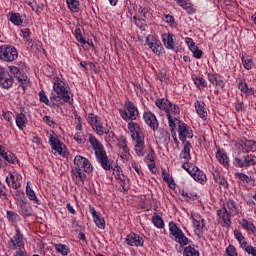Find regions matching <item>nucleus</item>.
<instances>
[{
    "label": "nucleus",
    "instance_id": "nucleus-1",
    "mask_svg": "<svg viewBox=\"0 0 256 256\" xmlns=\"http://www.w3.org/2000/svg\"><path fill=\"white\" fill-rule=\"evenodd\" d=\"M52 83L53 89L49 98L47 94H45V91L42 90L39 92L41 103H45V105L52 108L61 107V105H65V103H71V92L67 89L65 81L59 76H54Z\"/></svg>",
    "mask_w": 256,
    "mask_h": 256
},
{
    "label": "nucleus",
    "instance_id": "nucleus-2",
    "mask_svg": "<svg viewBox=\"0 0 256 256\" xmlns=\"http://www.w3.org/2000/svg\"><path fill=\"white\" fill-rule=\"evenodd\" d=\"M155 105L166 113L168 127L175 131L176 123L179 121V115H181V109L176 104H173L171 101L166 98H158L155 100Z\"/></svg>",
    "mask_w": 256,
    "mask_h": 256
},
{
    "label": "nucleus",
    "instance_id": "nucleus-3",
    "mask_svg": "<svg viewBox=\"0 0 256 256\" xmlns=\"http://www.w3.org/2000/svg\"><path fill=\"white\" fill-rule=\"evenodd\" d=\"M74 167L72 168V179H78L82 183H85V179H87V174L85 173H93V164L86 157L81 155L75 156Z\"/></svg>",
    "mask_w": 256,
    "mask_h": 256
},
{
    "label": "nucleus",
    "instance_id": "nucleus-4",
    "mask_svg": "<svg viewBox=\"0 0 256 256\" xmlns=\"http://www.w3.org/2000/svg\"><path fill=\"white\" fill-rule=\"evenodd\" d=\"M168 227L171 239L176 241V243H179L181 247H185V245H189V243H191V240L185 236V233H183V230L177 226V223L171 221L169 222Z\"/></svg>",
    "mask_w": 256,
    "mask_h": 256
},
{
    "label": "nucleus",
    "instance_id": "nucleus-5",
    "mask_svg": "<svg viewBox=\"0 0 256 256\" xmlns=\"http://www.w3.org/2000/svg\"><path fill=\"white\" fill-rule=\"evenodd\" d=\"M48 137V145L51 147V151L53 155H61L65 157V153L63 149L65 148V144L59 139V136L54 131L47 132Z\"/></svg>",
    "mask_w": 256,
    "mask_h": 256
},
{
    "label": "nucleus",
    "instance_id": "nucleus-6",
    "mask_svg": "<svg viewBox=\"0 0 256 256\" xmlns=\"http://www.w3.org/2000/svg\"><path fill=\"white\" fill-rule=\"evenodd\" d=\"M120 117L124 121H135L139 117V109L131 101H125L124 109H119Z\"/></svg>",
    "mask_w": 256,
    "mask_h": 256
},
{
    "label": "nucleus",
    "instance_id": "nucleus-7",
    "mask_svg": "<svg viewBox=\"0 0 256 256\" xmlns=\"http://www.w3.org/2000/svg\"><path fill=\"white\" fill-rule=\"evenodd\" d=\"M19 159L9 149L0 145V169H6L7 165H17Z\"/></svg>",
    "mask_w": 256,
    "mask_h": 256
},
{
    "label": "nucleus",
    "instance_id": "nucleus-8",
    "mask_svg": "<svg viewBox=\"0 0 256 256\" xmlns=\"http://www.w3.org/2000/svg\"><path fill=\"white\" fill-rule=\"evenodd\" d=\"M88 123L92 127L93 131L96 132V135L103 137L105 133H108L107 126L103 125L101 118L93 113L88 115Z\"/></svg>",
    "mask_w": 256,
    "mask_h": 256
},
{
    "label": "nucleus",
    "instance_id": "nucleus-9",
    "mask_svg": "<svg viewBox=\"0 0 256 256\" xmlns=\"http://www.w3.org/2000/svg\"><path fill=\"white\" fill-rule=\"evenodd\" d=\"M19 57L17 48L11 45L0 46V61H5L6 63H12Z\"/></svg>",
    "mask_w": 256,
    "mask_h": 256
},
{
    "label": "nucleus",
    "instance_id": "nucleus-10",
    "mask_svg": "<svg viewBox=\"0 0 256 256\" xmlns=\"http://www.w3.org/2000/svg\"><path fill=\"white\" fill-rule=\"evenodd\" d=\"M8 249L11 251L25 250V241L21 230H15L14 236L8 241Z\"/></svg>",
    "mask_w": 256,
    "mask_h": 256
},
{
    "label": "nucleus",
    "instance_id": "nucleus-11",
    "mask_svg": "<svg viewBox=\"0 0 256 256\" xmlns=\"http://www.w3.org/2000/svg\"><path fill=\"white\" fill-rule=\"evenodd\" d=\"M191 219L194 233L197 235L198 239H201V237H203V233H205V218L199 213H192Z\"/></svg>",
    "mask_w": 256,
    "mask_h": 256
},
{
    "label": "nucleus",
    "instance_id": "nucleus-12",
    "mask_svg": "<svg viewBox=\"0 0 256 256\" xmlns=\"http://www.w3.org/2000/svg\"><path fill=\"white\" fill-rule=\"evenodd\" d=\"M17 66H9V71L13 77L17 78V81L19 85H27L29 83V79L27 78V75L23 74V67H25V62L20 61Z\"/></svg>",
    "mask_w": 256,
    "mask_h": 256
},
{
    "label": "nucleus",
    "instance_id": "nucleus-13",
    "mask_svg": "<svg viewBox=\"0 0 256 256\" xmlns=\"http://www.w3.org/2000/svg\"><path fill=\"white\" fill-rule=\"evenodd\" d=\"M235 167H253L256 165V156L253 154H245L243 156L236 157L233 161Z\"/></svg>",
    "mask_w": 256,
    "mask_h": 256
},
{
    "label": "nucleus",
    "instance_id": "nucleus-14",
    "mask_svg": "<svg viewBox=\"0 0 256 256\" xmlns=\"http://www.w3.org/2000/svg\"><path fill=\"white\" fill-rule=\"evenodd\" d=\"M178 137L182 143L187 142V139H193V129L185 122H178Z\"/></svg>",
    "mask_w": 256,
    "mask_h": 256
},
{
    "label": "nucleus",
    "instance_id": "nucleus-15",
    "mask_svg": "<svg viewBox=\"0 0 256 256\" xmlns=\"http://www.w3.org/2000/svg\"><path fill=\"white\" fill-rule=\"evenodd\" d=\"M146 45L149 47V49H151L152 52L155 53V55H162L163 44H161V41L154 35L149 34L146 37Z\"/></svg>",
    "mask_w": 256,
    "mask_h": 256
},
{
    "label": "nucleus",
    "instance_id": "nucleus-16",
    "mask_svg": "<svg viewBox=\"0 0 256 256\" xmlns=\"http://www.w3.org/2000/svg\"><path fill=\"white\" fill-rule=\"evenodd\" d=\"M6 183L8 187H11L12 189H21L23 176L17 172L9 173V175L6 177Z\"/></svg>",
    "mask_w": 256,
    "mask_h": 256
},
{
    "label": "nucleus",
    "instance_id": "nucleus-17",
    "mask_svg": "<svg viewBox=\"0 0 256 256\" xmlns=\"http://www.w3.org/2000/svg\"><path fill=\"white\" fill-rule=\"evenodd\" d=\"M124 243L129 245V247H143V245H145V239H143L139 234L131 232L126 236Z\"/></svg>",
    "mask_w": 256,
    "mask_h": 256
},
{
    "label": "nucleus",
    "instance_id": "nucleus-18",
    "mask_svg": "<svg viewBox=\"0 0 256 256\" xmlns=\"http://www.w3.org/2000/svg\"><path fill=\"white\" fill-rule=\"evenodd\" d=\"M208 81L215 87V89H225V81L223 77L217 73L206 72Z\"/></svg>",
    "mask_w": 256,
    "mask_h": 256
},
{
    "label": "nucleus",
    "instance_id": "nucleus-19",
    "mask_svg": "<svg viewBox=\"0 0 256 256\" xmlns=\"http://www.w3.org/2000/svg\"><path fill=\"white\" fill-rule=\"evenodd\" d=\"M143 119L146 125L152 129V131H157L159 129V120H157V116L152 112H144Z\"/></svg>",
    "mask_w": 256,
    "mask_h": 256
},
{
    "label": "nucleus",
    "instance_id": "nucleus-20",
    "mask_svg": "<svg viewBox=\"0 0 256 256\" xmlns=\"http://www.w3.org/2000/svg\"><path fill=\"white\" fill-rule=\"evenodd\" d=\"M96 160L101 165L104 171H111L113 169V161L107 156V152H102L96 156Z\"/></svg>",
    "mask_w": 256,
    "mask_h": 256
},
{
    "label": "nucleus",
    "instance_id": "nucleus-21",
    "mask_svg": "<svg viewBox=\"0 0 256 256\" xmlns=\"http://www.w3.org/2000/svg\"><path fill=\"white\" fill-rule=\"evenodd\" d=\"M88 209H89V213L93 217L96 227H98L99 229H105V218H103L101 213H98L95 207L91 205H89Z\"/></svg>",
    "mask_w": 256,
    "mask_h": 256
},
{
    "label": "nucleus",
    "instance_id": "nucleus-22",
    "mask_svg": "<svg viewBox=\"0 0 256 256\" xmlns=\"http://www.w3.org/2000/svg\"><path fill=\"white\" fill-rule=\"evenodd\" d=\"M6 219H7L8 223H10V225H12V227H14L15 231L21 230V228H19V222H21V216H19V214H17V212L7 210L6 211Z\"/></svg>",
    "mask_w": 256,
    "mask_h": 256
},
{
    "label": "nucleus",
    "instance_id": "nucleus-23",
    "mask_svg": "<svg viewBox=\"0 0 256 256\" xmlns=\"http://www.w3.org/2000/svg\"><path fill=\"white\" fill-rule=\"evenodd\" d=\"M190 175L194 181H197L200 185H205L207 183V175L197 166L190 171Z\"/></svg>",
    "mask_w": 256,
    "mask_h": 256
},
{
    "label": "nucleus",
    "instance_id": "nucleus-24",
    "mask_svg": "<svg viewBox=\"0 0 256 256\" xmlns=\"http://www.w3.org/2000/svg\"><path fill=\"white\" fill-rule=\"evenodd\" d=\"M128 130L131 133L132 141L145 138L143 136V131H141V127H139V124L135 122L128 123Z\"/></svg>",
    "mask_w": 256,
    "mask_h": 256
},
{
    "label": "nucleus",
    "instance_id": "nucleus-25",
    "mask_svg": "<svg viewBox=\"0 0 256 256\" xmlns=\"http://www.w3.org/2000/svg\"><path fill=\"white\" fill-rule=\"evenodd\" d=\"M89 143L94 150L95 157H97V155H101V153H105V147L101 144L99 139L93 136V134H90L89 136Z\"/></svg>",
    "mask_w": 256,
    "mask_h": 256
},
{
    "label": "nucleus",
    "instance_id": "nucleus-26",
    "mask_svg": "<svg viewBox=\"0 0 256 256\" xmlns=\"http://www.w3.org/2000/svg\"><path fill=\"white\" fill-rule=\"evenodd\" d=\"M133 143L136 155L138 157H145V153H147V148L145 147V138L133 140Z\"/></svg>",
    "mask_w": 256,
    "mask_h": 256
},
{
    "label": "nucleus",
    "instance_id": "nucleus-27",
    "mask_svg": "<svg viewBox=\"0 0 256 256\" xmlns=\"http://www.w3.org/2000/svg\"><path fill=\"white\" fill-rule=\"evenodd\" d=\"M222 209L231 213L232 215H239V207L237 206V202H235L233 199L226 200Z\"/></svg>",
    "mask_w": 256,
    "mask_h": 256
},
{
    "label": "nucleus",
    "instance_id": "nucleus-28",
    "mask_svg": "<svg viewBox=\"0 0 256 256\" xmlns=\"http://www.w3.org/2000/svg\"><path fill=\"white\" fill-rule=\"evenodd\" d=\"M194 107H195L196 113L200 117V119H203V121H207V108L205 106V102L197 100L194 103Z\"/></svg>",
    "mask_w": 256,
    "mask_h": 256
},
{
    "label": "nucleus",
    "instance_id": "nucleus-29",
    "mask_svg": "<svg viewBox=\"0 0 256 256\" xmlns=\"http://www.w3.org/2000/svg\"><path fill=\"white\" fill-rule=\"evenodd\" d=\"M15 121L20 131H23L25 127H27L28 120H27V116L25 115V109L21 110L20 113L16 114Z\"/></svg>",
    "mask_w": 256,
    "mask_h": 256
},
{
    "label": "nucleus",
    "instance_id": "nucleus-30",
    "mask_svg": "<svg viewBox=\"0 0 256 256\" xmlns=\"http://www.w3.org/2000/svg\"><path fill=\"white\" fill-rule=\"evenodd\" d=\"M182 144L183 149L180 152V159L184 161H191V149H193L191 142H182Z\"/></svg>",
    "mask_w": 256,
    "mask_h": 256
},
{
    "label": "nucleus",
    "instance_id": "nucleus-31",
    "mask_svg": "<svg viewBox=\"0 0 256 256\" xmlns=\"http://www.w3.org/2000/svg\"><path fill=\"white\" fill-rule=\"evenodd\" d=\"M13 76L9 72L4 73L0 76V87L3 89H11L13 87Z\"/></svg>",
    "mask_w": 256,
    "mask_h": 256
},
{
    "label": "nucleus",
    "instance_id": "nucleus-32",
    "mask_svg": "<svg viewBox=\"0 0 256 256\" xmlns=\"http://www.w3.org/2000/svg\"><path fill=\"white\" fill-rule=\"evenodd\" d=\"M162 43L167 49H175V36L171 33L162 34Z\"/></svg>",
    "mask_w": 256,
    "mask_h": 256
},
{
    "label": "nucleus",
    "instance_id": "nucleus-33",
    "mask_svg": "<svg viewBox=\"0 0 256 256\" xmlns=\"http://www.w3.org/2000/svg\"><path fill=\"white\" fill-rule=\"evenodd\" d=\"M218 217L222 220L223 227H231V213L227 210H217Z\"/></svg>",
    "mask_w": 256,
    "mask_h": 256
},
{
    "label": "nucleus",
    "instance_id": "nucleus-34",
    "mask_svg": "<svg viewBox=\"0 0 256 256\" xmlns=\"http://www.w3.org/2000/svg\"><path fill=\"white\" fill-rule=\"evenodd\" d=\"M216 159L219 161L223 167L229 168V157L227 156V153L224 151L218 150L216 152Z\"/></svg>",
    "mask_w": 256,
    "mask_h": 256
},
{
    "label": "nucleus",
    "instance_id": "nucleus-35",
    "mask_svg": "<svg viewBox=\"0 0 256 256\" xmlns=\"http://www.w3.org/2000/svg\"><path fill=\"white\" fill-rule=\"evenodd\" d=\"M178 7H181L186 13H195L193 6H191V0H174Z\"/></svg>",
    "mask_w": 256,
    "mask_h": 256
},
{
    "label": "nucleus",
    "instance_id": "nucleus-36",
    "mask_svg": "<svg viewBox=\"0 0 256 256\" xmlns=\"http://www.w3.org/2000/svg\"><path fill=\"white\" fill-rule=\"evenodd\" d=\"M66 3L71 13H79L81 10V3L79 0H66Z\"/></svg>",
    "mask_w": 256,
    "mask_h": 256
},
{
    "label": "nucleus",
    "instance_id": "nucleus-37",
    "mask_svg": "<svg viewBox=\"0 0 256 256\" xmlns=\"http://www.w3.org/2000/svg\"><path fill=\"white\" fill-rule=\"evenodd\" d=\"M54 248L56 249V253H59L62 256H67L71 253V249H69V246L66 244L58 243L54 245Z\"/></svg>",
    "mask_w": 256,
    "mask_h": 256
},
{
    "label": "nucleus",
    "instance_id": "nucleus-38",
    "mask_svg": "<svg viewBox=\"0 0 256 256\" xmlns=\"http://www.w3.org/2000/svg\"><path fill=\"white\" fill-rule=\"evenodd\" d=\"M241 61L244 69L247 71L253 69V58H251V56L244 54L241 57Z\"/></svg>",
    "mask_w": 256,
    "mask_h": 256
},
{
    "label": "nucleus",
    "instance_id": "nucleus-39",
    "mask_svg": "<svg viewBox=\"0 0 256 256\" xmlns=\"http://www.w3.org/2000/svg\"><path fill=\"white\" fill-rule=\"evenodd\" d=\"M28 5L37 15H41L45 9V5L43 3H37V1L28 2Z\"/></svg>",
    "mask_w": 256,
    "mask_h": 256
},
{
    "label": "nucleus",
    "instance_id": "nucleus-40",
    "mask_svg": "<svg viewBox=\"0 0 256 256\" xmlns=\"http://www.w3.org/2000/svg\"><path fill=\"white\" fill-rule=\"evenodd\" d=\"M239 224L243 229H246V231H251V233H256V227L253 224V222L247 220V219H242L239 221Z\"/></svg>",
    "mask_w": 256,
    "mask_h": 256
},
{
    "label": "nucleus",
    "instance_id": "nucleus-41",
    "mask_svg": "<svg viewBox=\"0 0 256 256\" xmlns=\"http://www.w3.org/2000/svg\"><path fill=\"white\" fill-rule=\"evenodd\" d=\"M154 227H156V229H164L165 228V221H163V218L157 214L152 216L151 219Z\"/></svg>",
    "mask_w": 256,
    "mask_h": 256
},
{
    "label": "nucleus",
    "instance_id": "nucleus-42",
    "mask_svg": "<svg viewBox=\"0 0 256 256\" xmlns=\"http://www.w3.org/2000/svg\"><path fill=\"white\" fill-rule=\"evenodd\" d=\"M192 81L198 89H205V87H207V80H205V78H203L201 76L192 77Z\"/></svg>",
    "mask_w": 256,
    "mask_h": 256
},
{
    "label": "nucleus",
    "instance_id": "nucleus-43",
    "mask_svg": "<svg viewBox=\"0 0 256 256\" xmlns=\"http://www.w3.org/2000/svg\"><path fill=\"white\" fill-rule=\"evenodd\" d=\"M162 177H163V181L168 183L170 189H175V181L173 180L171 175L167 173V170H162Z\"/></svg>",
    "mask_w": 256,
    "mask_h": 256
},
{
    "label": "nucleus",
    "instance_id": "nucleus-44",
    "mask_svg": "<svg viewBox=\"0 0 256 256\" xmlns=\"http://www.w3.org/2000/svg\"><path fill=\"white\" fill-rule=\"evenodd\" d=\"M234 236L235 239L238 241V243L240 244V247L244 248L247 240L245 239V236H243V234L241 233L240 230H234Z\"/></svg>",
    "mask_w": 256,
    "mask_h": 256
},
{
    "label": "nucleus",
    "instance_id": "nucleus-45",
    "mask_svg": "<svg viewBox=\"0 0 256 256\" xmlns=\"http://www.w3.org/2000/svg\"><path fill=\"white\" fill-rule=\"evenodd\" d=\"M26 195L30 201H35L37 205H39V199H37V195L35 194V191L29 186V183H27L26 186Z\"/></svg>",
    "mask_w": 256,
    "mask_h": 256
},
{
    "label": "nucleus",
    "instance_id": "nucleus-46",
    "mask_svg": "<svg viewBox=\"0 0 256 256\" xmlns=\"http://www.w3.org/2000/svg\"><path fill=\"white\" fill-rule=\"evenodd\" d=\"M243 145H244V151H252L253 153H256V141L245 140L243 142Z\"/></svg>",
    "mask_w": 256,
    "mask_h": 256
},
{
    "label": "nucleus",
    "instance_id": "nucleus-47",
    "mask_svg": "<svg viewBox=\"0 0 256 256\" xmlns=\"http://www.w3.org/2000/svg\"><path fill=\"white\" fill-rule=\"evenodd\" d=\"M9 21L16 26L23 25V19H21V14L19 13H10Z\"/></svg>",
    "mask_w": 256,
    "mask_h": 256
},
{
    "label": "nucleus",
    "instance_id": "nucleus-48",
    "mask_svg": "<svg viewBox=\"0 0 256 256\" xmlns=\"http://www.w3.org/2000/svg\"><path fill=\"white\" fill-rule=\"evenodd\" d=\"M118 153L123 161H129L131 159V153L129 152V146L118 150Z\"/></svg>",
    "mask_w": 256,
    "mask_h": 256
},
{
    "label": "nucleus",
    "instance_id": "nucleus-49",
    "mask_svg": "<svg viewBox=\"0 0 256 256\" xmlns=\"http://www.w3.org/2000/svg\"><path fill=\"white\" fill-rule=\"evenodd\" d=\"M74 37L82 45H87V40H85V38L83 37V34L81 33V28H76L74 30Z\"/></svg>",
    "mask_w": 256,
    "mask_h": 256
},
{
    "label": "nucleus",
    "instance_id": "nucleus-50",
    "mask_svg": "<svg viewBox=\"0 0 256 256\" xmlns=\"http://www.w3.org/2000/svg\"><path fill=\"white\" fill-rule=\"evenodd\" d=\"M235 177H236V179H239V181H241V183H251V181H253V179L251 177H249L247 174L241 173V172L236 173Z\"/></svg>",
    "mask_w": 256,
    "mask_h": 256
},
{
    "label": "nucleus",
    "instance_id": "nucleus-51",
    "mask_svg": "<svg viewBox=\"0 0 256 256\" xmlns=\"http://www.w3.org/2000/svg\"><path fill=\"white\" fill-rule=\"evenodd\" d=\"M116 145V147H118V151L121 149H125L127 146V138H125V136H120L116 143H114Z\"/></svg>",
    "mask_w": 256,
    "mask_h": 256
},
{
    "label": "nucleus",
    "instance_id": "nucleus-52",
    "mask_svg": "<svg viewBox=\"0 0 256 256\" xmlns=\"http://www.w3.org/2000/svg\"><path fill=\"white\" fill-rule=\"evenodd\" d=\"M104 135H106L105 137L106 143H114V144L117 143V137L115 136V133L109 131V128H108V132H104Z\"/></svg>",
    "mask_w": 256,
    "mask_h": 256
},
{
    "label": "nucleus",
    "instance_id": "nucleus-53",
    "mask_svg": "<svg viewBox=\"0 0 256 256\" xmlns=\"http://www.w3.org/2000/svg\"><path fill=\"white\" fill-rule=\"evenodd\" d=\"M183 255L184 256H199V251H197L192 246H188V247L184 248Z\"/></svg>",
    "mask_w": 256,
    "mask_h": 256
},
{
    "label": "nucleus",
    "instance_id": "nucleus-54",
    "mask_svg": "<svg viewBox=\"0 0 256 256\" xmlns=\"http://www.w3.org/2000/svg\"><path fill=\"white\" fill-rule=\"evenodd\" d=\"M74 140L76 141V143H78V145H84L86 140L83 131L76 132L74 135Z\"/></svg>",
    "mask_w": 256,
    "mask_h": 256
},
{
    "label": "nucleus",
    "instance_id": "nucleus-55",
    "mask_svg": "<svg viewBox=\"0 0 256 256\" xmlns=\"http://www.w3.org/2000/svg\"><path fill=\"white\" fill-rule=\"evenodd\" d=\"M118 181L120 187H122V191H129V179L126 176H124V178H119Z\"/></svg>",
    "mask_w": 256,
    "mask_h": 256
},
{
    "label": "nucleus",
    "instance_id": "nucleus-56",
    "mask_svg": "<svg viewBox=\"0 0 256 256\" xmlns=\"http://www.w3.org/2000/svg\"><path fill=\"white\" fill-rule=\"evenodd\" d=\"M195 59H201L203 57V50L199 49V46L195 45L190 49Z\"/></svg>",
    "mask_w": 256,
    "mask_h": 256
},
{
    "label": "nucleus",
    "instance_id": "nucleus-57",
    "mask_svg": "<svg viewBox=\"0 0 256 256\" xmlns=\"http://www.w3.org/2000/svg\"><path fill=\"white\" fill-rule=\"evenodd\" d=\"M42 121H43V123H45L46 125H48V127H51L52 129H55V125H57L55 123V120H53V117H51V116H47V115L43 116Z\"/></svg>",
    "mask_w": 256,
    "mask_h": 256
},
{
    "label": "nucleus",
    "instance_id": "nucleus-58",
    "mask_svg": "<svg viewBox=\"0 0 256 256\" xmlns=\"http://www.w3.org/2000/svg\"><path fill=\"white\" fill-rule=\"evenodd\" d=\"M138 13L140 17H143V19H149L151 13L150 9L148 7H141L138 9Z\"/></svg>",
    "mask_w": 256,
    "mask_h": 256
},
{
    "label": "nucleus",
    "instance_id": "nucleus-59",
    "mask_svg": "<svg viewBox=\"0 0 256 256\" xmlns=\"http://www.w3.org/2000/svg\"><path fill=\"white\" fill-rule=\"evenodd\" d=\"M21 213L24 217H31V206L27 204L21 205Z\"/></svg>",
    "mask_w": 256,
    "mask_h": 256
},
{
    "label": "nucleus",
    "instance_id": "nucleus-60",
    "mask_svg": "<svg viewBox=\"0 0 256 256\" xmlns=\"http://www.w3.org/2000/svg\"><path fill=\"white\" fill-rule=\"evenodd\" d=\"M248 255L256 256V247L250 246L246 243V245L242 248Z\"/></svg>",
    "mask_w": 256,
    "mask_h": 256
},
{
    "label": "nucleus",
    "instance_id": "nucleus-61",
    "mask_svg": "<svg viewBox=\"0 0 256 256\" xmlns=\"http://www.w3.org/2000/svg\"><path fill=\"white\" fill-rule=\"evenodd\" d=\"M215 182L218 183V185L224 187V189H229V182H227L224 177L220 176L218 179L215 180Z\"/></svg>",
    "mask_w": 256,
    "mask_h": 256
},
{
    "label": "nucleus",
    "instance_id": "nucleus-62",
    "mask_svg": "<svg viewBox=\"0 0 256 256\" xmlns=\"http://www.w3.org/2000/svg\"><path fill=\"white\" fill-rule=\"evenodd\" d=\"M163 19L165 23H169L170 27H175V18L172 15L166 14Z\"/></svg>",
    "mask_w": 256,
    "mask_h": 256
},
{
    "label": "nucleus",
    "instance_id": "nucleus-63",
    "mask_svg": "<svg viewBox=\"0 0 256 256\" xmlns=\"http://www.w3.org/2000/svg\"><path fill=\"white\" fill-rule=\"evenodd\" d=\"M2 117L8 123H12L14 115H13V112L7 111V112H3Z\"/></svg>",
    "mask_w": 256,
    "mask_h": 256
},
{
    "label": "nucleus",
    "instance_id": "nucleus-64",
    "mask_svg": "<svg viewBox=\"0 0 256 256\" xmlns=\"http://www.w3.org/2000/svg\"><path fill=\"white\" fill-rule=\"evenodd\" d=\"M21 37L23 40L29 39L31 37V30L29 28H23L21 30Z\"/></svg>",
    "mask_w": 256,
    "mask_h": 256
}]
</instances>
